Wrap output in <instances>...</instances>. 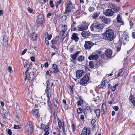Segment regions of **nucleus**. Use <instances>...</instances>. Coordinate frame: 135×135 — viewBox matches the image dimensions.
I'll return each mask as SVG.
<instances>
[{
    "label": "nucleus",
    "instance_id": "obj_63",
    "mask_svg": "<svg viewBox=\"0 0 135 135\" xmlns=\"http://www.w3.org/2000/svg\"><path fill=\"white\" fill-rule=\"evenodd\" d=\"M45 67V68H47L49 66V64L47 62H46L44 64Z\"/></svg>",
    "mask_w": 135,
    "mask_h": 135
},
{
    "label": "nucleus",
    "instance_id": "obj_22",
    "mask_svg": "<svg viewBox=\"0 0 135 135\" xmlns=\"http://www.w3.org/2000/svg\"><path fill=\"white\" fill-rule=\"evenodd\" d=\"M71 38L73 40L75 41H78L79 39V38L78 36V35L76 33H73L71 37Z\"/></svg>",
    "mask_w": 135,
    "mask_h": 135
},
{
    "label": "nucleus",
    "instance_id": "obj_29",
    "mask_svg": "<svg viewBox=\"0 0 135 135\" xmlns=\"http://www.w3.org/2000/svg\"><path fill=\"white\" fill-rule=\"evenodd\" d=\"M50 128L48 126L46 125L44 129V131L45 132L44 135H47L49 134Z\"/></svg>",
    "mask_w": 135,
    "mask_h": 135
},
{
    "label": "nucleus",
    "instance_id": "obj_32",
    "mask_svg": "<svg viewBox=\"0 0 135 135\" xmlns=\"http://www.w3.org/2000/svg\"><path fill=\"white\" fill-rule=\"evenodd\" d=\"M100 13V12H95L93 13V15L92 16V18L94 19H96L99 16Z\"/></svg>",
    "mask_w": 135,
    "mask_h": 135
},
{
    "label": "nucleus",
    "instance_id": "obj_49",
    "mask_svg": "<svg viewBox=\"0 0 135 135\" xmlns=\"http://www.w3.org/2000/svg\"><path fill=\"white\" fill-rule=\"evenodd\" d=\"M71 128L73 132H74L75 131V127L74 124H72L71 125Z\"/></svg>",
    "mask_w": 135,
    "mask_h": 135
},
{
    "label": "nucleus",
    "instance_id": "obj_54",
    "mask_svg": "<svg viewBox=\"0 0 135 135\" xmlns=\"http://www.w3.org/2000/svg\"><path fill=\"white\" fill-rule=\"evenodd\" d=\"M7 132L10 135H11L12 134V132L11 129H7Z\"/></svg>",
    "mask_w": 135,
    "mask_h": 135
},
{
    "label": "nucleus",
    "instance_id": "obj_43",
    "mask_svg": "<svg viewBox=\"0 0 135 135\" xmlns=\"http://www.w3.org/2000/svg\"><path fill=\"white\" fill-rule=\"evenodd\" d=\"M77 112L78 113L81 114L83 112V111L81 108H79L77 109Z\"/></svg>",
    "mask_w": 135,
    "mask_h": 135
},
{
    "label": "nucleus",
    "instance_id": "obj_31",
    "mask_svg": "<svg viewBox=\"0 0 135 135\" xmlns=\"http://www.w3.org/2000/svg\"><path fill=\"white\" fill-rule=\"evenodd\" d=\"M94 113H95L97 117L99 118L100 116V110L99 109H97L94 110Z\"/></svg>",
    "mask_w": 135,
    "mask_h": 135
},
{
    "label": "nucleus",
    "instance_id": "obj_42",
    "mask_svg": "<svg viewBox=\"0 0 135 135\" xmlns=\"http://www.w3.org/2000/svg\"><path fill=\"white\" fill-rule=\"evenodd\" d=\"M95 10L94 8L92 7H90L88 9V10L89 12H93Z\"/></svg>",
    "mask_w": 135,
    "mask_h": 135
},
{
    "label": "nucleus",
    "instance_id": "obj_11",
    "mask_svg": "<svg viewBox=\"0 0 135 135\" xmlns=\"http://www.w3.org/2000/svg\"><path fill=\"white\" fill-rule=\"evenodd\" d=\"M109 7L113 9L115 12L117 13L119 10V8L113 3H110L108 5Z\"/></svg>",
    "mask_w": 135,
    "mask_h": 135
},
{
    "label": "nucleus",
    "instance_id": "obj_40",
    "mask_svg": "<svg viewBox=\"0 0 135 135\" xmlns=\"http://www.w3.org/2000/svg\"><path fill=\"white\" fill-rule=\"evenodd\" d=\"M43 19H37V23L39 24L40 25H41L42 24Z\"/></svg>",
    "mask_w": 135,
    "mask_h": 135
},
{
    "label": "nucleus",
    "instance_id": "obj_17",
    "mask_svg": "<svg viewBox=\"0 0 135 135\" xmlns=\"http://www.w3.org/2000/svg\"><path fill=\"white\" fill-rule=\"evenodd\" d=\"M81 135H90V131L89 128L84 127Z\"/></svg>",
    "mask_w": 135,
    "mask_h": 135
},
{
    "label": "nucleus",
    "instance_id": "obj_10",
    "mask_svg": "<svg viewBox=\"0 0 135 135\" xmlns=\"http://www.w3.org/2000/svg\"><path fill=\"white\" fill-rule=\"evenodd\" d=\"M94 45V43L92 42L86 41L85 42L84 47L86 49L89 50Z\"/></svg>",
    "mask_w": 135,
    "mask_h": 135
},
{
    "label": "nucleus",
    "instance_id": "obj_12",
    "mask_svg": "<svg viewBox=\"0 0 135 135\" xmlns=\"http://www.w3.org/2000/svg\"><path fill=\"white\" fill-rule=\"evenodd\" d=\"M114 13V12L112 9H107L104 12V14L107 16H112Z\"/></svg>",
    "mask_w": 135,
    "mask_h": 135
},
{
    "label": "nucleus",
    "instance_id": "obj_24",
    "mask_svg": "<svg viewBox=\"0 0 135 135\" xmlns=\"http://www.w3.org/2000/svg\"><path fill=\"white\" fill-rule=\"evenodd\" d=\"M8 41V38L7 36L6 35L4 36L3 38V45L4 46L6 45L7 44V42Z\"/></svg>",
    "mask_w": 135,
    "mask_h": 135
},
{
    "label": "nucleus",
    "instance_id": "obj_38",
    "mask_svg": "<svg viewBox=\"0 0 135 135\" xmlns=\"http://www.w3.org/2000/svg\"><path fill=\"white\" fill-rule=\"evenodd\" d=\"M89 67L90 68H93L94 67V64L93 61H90L89 63Z\"/></svg>",
    "mask_w": 135,
    "mask_h": 135
},
{
    "label": "nucleus",
    "instance_id": "obj_23",
    "mask_svg": "<svg viewBox=\"0 0 135 135\" xmlns=\"http://www.w3.org/2000/svg\"><path fill=\"white\" fill-rule=\"evenodd\" d=\"M84 112L85 114L89 113H90L91 111L90 107L89 106L86 107L84 109Z\"/></svg>",
    "mask_w": 135,
    "mask_h": 135
},
{
    "label": "nucleus",
    "instance_id": "obj_35",
    "mask_svg": "<svg viewBox=\"0 0 135 135\" xmlns=\"http://www.w3.org/2000/svg\"><path fill=\"white\" fill-rule=\"evenodd\" d=\"M107 80H105L104 81L101 82L100 85H99V88H102L104 87L105 85V83L106 82Z\"/></svg>",
    "mask_w": 135,
    "mask_h": 135
},
{
    "label": "nucleus",
    "instance_id": "obj_36",
    "mask_svg": "<svg viewBox=\"0 0 135 135\" xmlns=\"http://www.w3.org/2000/svg\"><path fill=\"white\" fill-rule=\"evenodd\" d=\"M31 37L32 40H36L37 38V35L36 33H32L31 35Z\"/></svg>",
    "mask_w": 135,
    "mask_h": 135
},
{
    "label": "nucleus",
    "instance_id": "obj_50",
    "mask_svg": "<svg viewBox=\"0 0 135 135\" xmlns=\"http://www.w3.org/2000/svg\"><path fill=\"white\" fill-rule=\"evenodd\" d=\"M51 47L52 48L54 49L56 51H57V48L55 46L54 44H52L51 46Z\"/></svg>",
    "mask_w": 135,
    "mask_h": 135
},
{
    "label": "nucleus",
    "instance_id": "obj_60",
    "mask_svg": "<svg viewBox=\"0 0 135 135\" xmlns=\"http://www.w3.org/2000/svg\"><path fill=\"white\" fill-rule=\"evenodd\" d=\"M45 125L43 124H41V128L42 129H45Z\"/></svg>",
    "mask_w": 135,
    "mask_h": 135
},
{
    "label": "nucleus",
    "instance_id": "obj_21",
    "mask_svg": "<svg viewBox=\"0 0 135 135\" xmlns=\"http://www.w3.org/2000/svg\"><path fill=\"white\" fill-rule=\"evenodd\" d=\"M129 99L133 105L135 106V97L132 95H131L129 97Z\"/></svg>",
    "mask_w": 135,
    "mask_h": 135
},
{
    "label": "nucleus",
    "instance_id": "obj_14",
    "mask_svg": "<svg viewBox=\"0 0 135 135\" xmlns=\"http://www.w3.org/2000/svg\"><path fill=\"white\" fill-rule=\"evenodd\" d=\"M36 76V73L34 71L30 72L29 74V77L28 78L29 81H31L33 80Z\"/></svg>",
    "mask_w": 135,
    "mask_h": 135
},
{
    "label": "nucleus",
    "instance_id": "obj_9",
    "mask_svg": "<svg viewBox=\"0 0 135 135\" xmlns=\"http://www.w3.org/2000/svg\"><path fill=\"white\" fill-rule=\"evenodd\" d=\"M99 18L103 22L108 24H110L111 22V19L107 18L106 17L103 16H100Z\"/></svg>",
    "mask_w": 135,
    "mask_h": 135
},
{
    "label": "nucleus",
    "instance_id": "obj_16",
    "mask_svg": "<svg viewBox=\"0 0 135 135\" xmlns=\"http://www.w3.org/2000/svg\"><path fill=\"white\" fill-rule=\"evenodd\" d=\"M81 135H90V131L89 128L84 127Z\"/></svg>",
    "mask_w": 135,
    "mask_h": 135
},
{
    "label": "nucleus",
    "instance_id": "obj_2",
    "mask_svg": "<svg viewBox=\"0 0 135 135\" xmlns=\"http://www.w3.org/2000/svg\"><path fill=\"white\" fill-rule=\"evenodd\" d=\"M103 27V26L101 24L93 23L91 25L90 29L92 31L99 32L102 29Z\"/></svg>",
    "mask_w": 135,
    "mask_h": 135
},
{
    "label": "nucleus",
    "instance_id": "obj_37",
    "mask_svg": "<svg viewBox=\"0 0 135 135\" xmlns=\"http://www.w3.org/2000/svg\"><path fill=\"white\" fill-rule=\"evenodd\" d=\"M102 111H103L104 113H107V109L106 108V107L105 105L102 104Z\"/></svg>",
    "mask_w": 135,
    "mask_h": 135
},
{
    "label": "nucleus",
    "instance_id": "obj_48",
    "mask_svg": "<svg viewBox=\"0 0 135 135\" xmlns=\"http://www.w3.org/2000/svg\"><path fill=\"white\" fill-rule=\"evenodd\" d=\"M50 7L51 8H53L54 7V5L53 3V2L52 0H50Z\"/></svg>",
    "mask_w": 135,
    "mask_h": 135
},
{
    "label": "nucleus",
    "instance_id": "obj_53",
    "mask_svg": "<svg viewBox=\"0 0 135 135\" xmlns=\"http://www.w3.org/2000/svg\"><path fill=\"white\" fill-rule=\"evenodd\" d=\"M51 42L52 44H57V41H55L53 40H52L51 41Z\"/></svg>",
    "mask_w": 135,
    "mask_h": 135
},
{
    "label": "nucleus",
    "instance_id": "obj_15",
    "mask_svg": "<svg viewBox=\"0 0 135 135\" xmlns=\"http://www.w3.org/2000/svg\"><path fill=\"white\" fill-rule=\"evenodd\" d=\"M112 51L109 49H107L105 52V55L107 57L109 58H111L114 56H112Z\"/></svg>",
    "mask_w": 135,
    "mask_h": 135
},
{
    "label": "nucleus",
    "instance_id": "obj_62",
    "mask_svg": "<svg viewBox=\"0 0 135 135\" xmlns=\"http://www.w3.org/2000/svg\"><path fill=\"white\" fill-rule=\"evenodd\" d=\"M111 89L113 91H114L116 89L115 86H113L111 88Z\"/></svg>",
    "mask_w": 135,
    "mask_h": 135
},
{
    "label": "nucleus",
    "instance_id": "obj_59",
    "mask_svg": "<svg viewBox=\"0 0 135 135\" xmlns=\"http://www.w3.org/2000/svg\"><path fill=\"white\" fill-rule=\"evenodd\" d=\"M49 0H41L42 4H44L46 2H47Z\"/></svg>",
    "mask_w": 135,
    "mask_h": 135
},
{
    "label": "nucleus",
    "instance_id": "obj_39",
    "mask_svg": "<svg viewBox=\"0 0 135 135\" xmlns=\"http://www.w3.org/2000/svg\"><path fill=\"white\" fill-rule=\"evenodd\" d=\"M77 103V105L78 106H81V104L83 103V102L82 100L80 99L79 100H78Z\"/></svg>",
    "mask_w": 135,
    "mask_h": 135
},
{
    "label": "nucleus",
    "instance_id": "obj_30",
    "mask_svg": "<svg viewBox=\"0 0 135 135\" xmlns=\"http://www.w3.org/2000/svg\"><path fill=\"white\" fill-rule=\"evenodd\" d=\"M59 121L58 122V126L59 127V128L60 129H61V127H62V129L63 131V132L64 133H65V131H64V127H63L62 126V122L59 119H58Z\"/></svg>",
    "mask_w": 135,
    "mask_h": 135
},
{
    "label": "nucleus",
    "instance_id": "obj_44",
    "mask_svg": "<svg viewBox=\"0 0 135 135\" xmlns=\"http://www.w3.org/2000/svg\"><path fill=\"white\" fill-rule=\"evenodd\" d=\"M123 70H120L117 75V77H118L122 75L123 74Z\"/></svg>",
    "mask_w": 135,
    "mask_h": 135
},
{
    "label": "nucleus",
    "instance_id": "obj_47",
    "mask_svg": "<svg viewBox=\"0 0 135 135\" xmlns=\"http://www.w3.org/2000/svg\"><path fill=\"white\" fill-rule=\"evenodd\" d=\"M8 70L10 73H13V71L12 70V68L11 66H9Z\"/></svg>",
    "mask_w": 135,
    "mask_h": 135
},
{
    "label": "nucleus",
    "instance_id": "obj_51",
    "mask_svg": "<svg viewBox=\"0 0 135 135\" xmlns=\"http://www.w3.org/2000/svg\"><path fill=\"white\" fill-rule=\"evenodd\" d=\"M43 19V16L42 15H39L37 17V19Z\"/></svg>",
    "mask_w": 135,
    "mask_h": 135
},
{
    "label": "nucleus",
    "instance_id": "obj_20",
    "mask_svg": "<svg viewBox=\"0 0 135 135\" xmlns=\"http://www.w3.org/2000/svg\"><path fill=\"white\" fill-rule=\"evenodd\" d=\"M51 89H50V88H46L45 90V92L46 93L47 96V98H49H49H50L51 95V93L50 92Z\"/></svg>",
    "mask_w": 135,
    "mask_h": 135
},
{
    "label": "nucleus",
    "instance_id": "obj_34",
    "mask_svg": "<svg viewBox=\"0 0 135 135\" xmlns=\"http://www.w3.org/2000/svg\"><path fill=\"white\" fill-rule=\"evenodd\" d=\"M117 21L118 22L122 23L123 21H122V17L120 14H118L117 17Z\"/></svg>",
    "mask_w": 135,
    "mask_h": 135
},
{
    "label": "nucleus",
    "instance_id": "obj_56",
    "mask_svg": "<svg viewBox=\"0 0 135 135\" xmlns=\"http://www.w3.org/2000/svg\"><path fill=\"white\" fill-rule=\"evenodd\" d=\"M9 115V113L8 112L5 113L4 114V116L6 118H7L8 116Z\"/></svg>",
    "mask_w": 135,
    "mask_h": 135
},
{
    "label": "nucleus",
    "instance_id": "obj_52",
    "mask_svg": "<svg viewBox=\"0 0 135 135\" xmlns=\"http://www.w3.org/2000/svg\"><path fill=\"white\" fill-rule=\"evenodd\" d=\"M113 108L116 111H117L118 110L119 108L118 106H114L113 107Z\"/></svg>",
    "mask_w": 135,
    "mask_h": 135
},
{
    "label": "nucleus",
    "instance_id": "obj_45",
    "mask_svg": "<svg viewBox=\"0 0 135 135\" xmlns=\"http://www.w3.org/2000/svg\"><path fill=\"white\" fill-rule=\"evenodd\" d=\"M49 98H48L47 99V103L49 106L50 107L51 106V104L50 101V98H49Z\"/></svg>",
    "mask_w": 135,
    "mask_h": 135
},
{
    "label": "nucleus",
    "instance_id": "obj_1",
    "mask_svg": "<svg viewBox=\"0 0 135 135\" xmlns=\"http://www.w3.org/2000/svg\"><path fill=\"white\" fill-rule=\"evenodd\" d=\"M103 38L109 41H112L115 38L114 31L111 29L107 30L103 34Z\"/></svg>",
    "mask_w": 135,
    "mask_h": 135
},
{
    "label": "nucleus",
    "instance_id": "obj_61",
    "mask_svg": "<svg viewBox=\"0 0 135 135\" xmlns=\"http://www.w3.org/2000/svg\"><path fill=\"white\" fill-rule=\"evenodd\" d=\"M27 11L28 12L30 13H31L33 12V10L30 8H28Z\"/></svg>",
    "mask_w": 135,
    "mask_h": 135
},
{
    "label": "nucleus",
    "instance_id": "obj_8",
    "mask_svg": "<svg viewBox=\"0 0 135 135\" xmlns=\"http://www.w3.org/2000/svg\"><path fill=\"white\" fill-rule=\"evenodd\" d=\"M120 40L123 44L125 45L128 42L129 38L128 35L125 34L122 35L121 37H120Z\"/></svg>",
    "mask_w": 135,
    "mask_h": 135
},
{
    "label": "nucleus",
    "instance_id": "obj_19",
    "mask_svg": "<svg viewBox=\"0 0 135 135\" xmlns=\"http://www.w3.org/2000/svg\"><path fill=\"white\" fill-rule=\"evenodd\" d=\"M82 35L84 37L87 38L91 35V33L88 31H85L81 32Z\"/></svg>",
    "mask_w": 135,
    "mask_h": 135
},
{
    "label": "nucleus",
    "instance_id": "obj_7",
    "mask_svg": "<svg viewBox=\"0 0 135 135\" xmlns=\"http://www.w3.org/2000/svg\"><path fill=\"white\" fill-rule=\"evenodd\" d=\"M88 24L86 23V22H82L81 25L78 26L77 28L78 31H82L83 30L86 29L88 27Z\"/></svg>",
    "mask_w": 135,
    "mask_h": 135
},
{
    "label": "nucleus",
    "instance_id": "obj_6",
    "mask_svg": "<svg viewBox=\"0 0 135 135\" xmlns=\"http://www.w3.org/2000/svg\"><path fill=\"white\" fill-rule=\"evenodd\" d=\"M80 53V51H77L74 54H71L70 57L72 59H70L71 62L74 64H76V57L79 55Z\"/></svg>",
    "mask_w": 135,
    "mask_h": 135
},
{
    "label": "nucleus",
    "instance_id": "obj_18",
    "mask_svg": "<svg viewBox=\"0 0 135 135\" xmlns=\"http://www.w3.org/2000/svg\"><path fill=\"white\" fill-rule=\"evenodd\" d=\"M98 56L95 53H93L89 56L88 57L89 60H96L98 58Z\"/></svg>",
    "mask_w": 135,
    "mask_h": 135
},
{
    "label": "nucleus",
    "instance_id": "obj_3",
    "mask_svg": "<svg viewBox=\"0 0 135 135\" xmlns=\"http://www.w3.org/2000/svg\"><path fill=\"white\" fill-rule=\"evenodd\" d=\"M25 129L28 134H31L32 133L33 127L31 122H28L27 123L25 127Z\"/></svg>",
    "mask_w": 135,
    "mask_h": 135
},
{
    "label": "nucleus",
    "instance_id": "obj_58",
    "mask_svg": "<svg viewBox=\"0 0 135 135\" xmlns=\"http://www.w3.org/2000/svg\"><path fill=\"white\" fill-rule=\"evenodd\" d=\"M14 127L15 129H19L20 128V125H14Z\"/></svg>",
    "mask_w": 135,
    "mask_h": 135
},
{
    "label": "nucleus",
    "instance_id": "obj_64",
    "mask_svg": "<svg viewBox=\"0 0 135 135\" xmlns=\"http://www.w3.org/2000/svg\"><path fill=\"white\" fill-rule=\"evenodd\" d=\"M31 60L32 61L34 62L35 61V58L33 56H32L31 57Z\"/></svg>",
    "mask_w": 135,
    "mask_h": 135
},
{
    "label": "nucleus",
    "instance_id": "obj_33",
    "mask_svg": "<svg viewBox=\"0 0 135 135\" xmlns=\"http://www.w3.org/2000/svg\"><path fill=\"white\" fill-rule=\"evenodd\" d=\"M67 30V26L66 25L62 26L61 31L62 33H65Z\"/></svg>",
    "mask_w": 135,
    "mask_h": 135
},
{
    "label": "nucleus",
    "instance_id": "obj_4",
    "mask_svg": "<svg viewBox=\"0 0 135 135\" xmlns=\"http://www.w3.org/2000/svg\"><path fill=\"white\" fill-rule=\"evenodd\" d=\"M89 78L87 75H85L80 80L79 82L80 85L82 86H85L88 83Z\"/></svg>",
    "mask_w": 135,
    "mask_h": 135
},
{
    "label": "nucleus",
    "instance_id": "obj_26",
    "mask_svg": "<svg viewBox=\"0 0 135 135\" xmlns=\"http://www.w3.org/2000/svg\"><path fill=\"white\" fill-rule=\"evenodd\" d=\"M45 40H50L51 38L52 35L51 34H49L47 32H45Z\"/></svg>",
    "mask_w": 135,
    "mask_h": 135
},
{
    "label": "nucleus",
    "instance_id": "obj_57",
    "mask_svg": "<svg viewBox=\"0 0 135 135\" xmlns=\"http://www.w3.org/2000/svg\"><path fill=\"white\" fill-rule=\"evenodd\" d=\"M27 49H24V50L22 51V54H21V55H24L25 54V53L27 51Z\"/></svg>",
    "mask_w": 135,
    "mask_h": 135
},
{
    "label": "nucleus",
    "instance_id": "obj_41",
    "mask_svg": "<svg viewBox=\"0 0 135 135\" xmlns=\"http://www.w3.org/2000/svg\"><path fill=\"white\" fill-rule=\"evenodd\" d=\"M63 33L62 36L61 37V40L62 41L64 38L66 37L67 36V34L65 33Z\"/></svg>",
    "mask_w": 135,
    "mask_h": 135
},
{
    "label": "nucleus",
    "instance_id": "obj_13",
    "mask_svg": "<svg viewBox=\"0 0 135 135\" xmlns=\"http://www.w3.org/2000/svg\"><path fill=\"white\" fill-rule=\"evenodd\" d=\"M76 76L77 79H80L85 74V71L81 70H78L76 72Z\"/></svg>",
    "mask_w": 135,
    "mask_h": 135
},
{
    "label": "nucleus",
    "instance_id": "obj_25",
    "mask_svg": "<svg viewBox=\"0 0 135 135\" xmlns=\"http://www.w3.org/2000/svg\"><path fill=\"white\" fill-rule=\"evenodd\" d=\"M52 68L54 70L53 72L55 73H57L59 71V70L57 68V66L56 64H53L52 65Z\"/></svg>",
    "mask_w": 135,
    "mask_h": 135
},
{
    "label": "nucleus",
    "instance_id": "obj_27",
    "mask_svg": "<svg viewBox=\"0 0 135 135\" xmlns=\"http://www.w3.org/2000/svg\"><path fill=\"white\" fill-rule=\"evenodd\" d=\"M84 57L83 56L80 55L78 57L77 60L79 62H82L84 60Z\"/></svg>",
    "mask_w": 135,
    "mask_h": 135
},
{
    "label": "nucleus",
    "instance_id": "obj_55",
    "mask_svg": "<svg viewBox=\"0 0 135 135\" xmlns=\"http://www.w3.org/2000/svg\"><path fill=\"white\" fill-rule=\"evenodd\" d=\"M95 120L94 119L92 120L91 121V123L92 125H94V124L95 123Z\"/></svg>",
    "mask_w": 135,
    "mask_h": 135
},
{
    "label": "nucleus",
    "instance_id": "obj_28",
    "mask_svg": "<svg viewBox=\"0 0 135 135\" xmlns=\"http://www.w3.org/2000/svg\"><path fill=\"white\" fill-rule=\"evenodd\" d=\"M33 114L35 116L40 117V114L39 113L38 110L37 109H34L32 110Z\"/></svg>",
    "mask_w": 135,
    "mask_h": 135
},
{
    "label": "nucleus",
    "instance_id": "obj_5",
    "mask_svg": "<svg viewBox=\"0 0 135 135\" xmlns=\"http://www.w3.org/2000/svg\"><path fill=\"white\" fill-rule=\"evenodd\" d=\"M71 6L72 3L70 1V0L67 2L65 4V11L64 13V14H68L71 12Z\"/></svg>",
    "mask_w": 135,
    "mask_h": 135
},
{
    "label": "nucleus",
    "instance_id": "obj_46",
    "mask_svg": "<svg viewBox=\"0 0 135 135\" xmlns=\"http://www.w3.org/2000/svg\"><path fill=\"white\" fill-rule=\"evenodd\" d=\"M46 83L47 84L46 88H50V87H51L50 82L49 81H47L46 82Z\"/></svg>",
    "mask_w": 135,
    "mask_h": 135
}]
</instances>
